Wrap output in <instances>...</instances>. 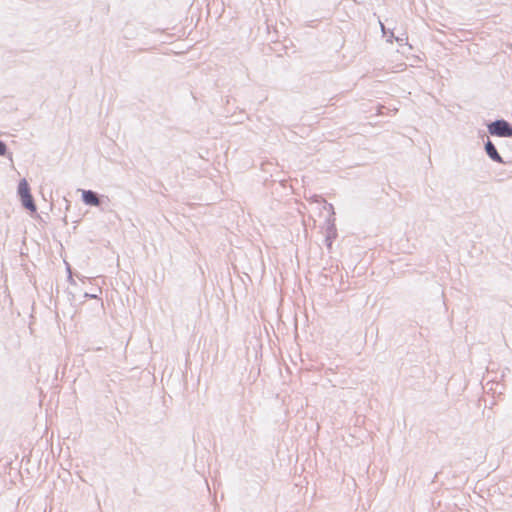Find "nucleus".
Wrapping results in <instances>:
<instances>
[{"instance_id":"nucleus-11","label":"nucleus","mask_w":512,"mask_h":512,"mask_svg":"<svg viewBox=\"0 0 512 512\" xmlns=\"http://www.w3.org/2000/svg\"><path fill=\"white\" fill-rule=\"evenodd\" d=\"M381 30H382L383 34L386 35V29L382 23H381Z\"/></svg>"},{"instance_id":"nucleus-1","label":"nucleus","mask_w":512,"mask_h":512,"mask_svg":"<svg viewBox=\"0 0 512 512\" xmlns=\"http://www.w3.org/2000/svg\"><path fill=\"white\" fill-rule=\"evenodd\" d=\"M486 126L489 134L492 136L512 137V124L503 118L490 121Z\"/></svg>"},{"instance_id":"nucleus-12","label":"nucleus","mask_w":512,"mask_h":512,"mask_svg":"<svg viewBox=\"0 0 512 512\" xmlns=\"http://www.w3.org/2000/svg\"><path fill=\"white\" fill-rule=\"evenodd\" d=\"M396 41L401 45V44H402V42H403V39H402V38L397 37V38H396Z\"/></svg>"},{"instance_id":"nucleus-7","label":"nucleus","mask_w":512,"mask_h":512,"mask_svg":"<svg viewBox=\"0 0 512 512\" xmlns=\"http://www.w3.org/2000/svg\"><path fill=\"white\" fill-rule=\"evenodd\" d=\"M6 155H9L11 158V153L8 152L7 144L3 140H0V156Z\"/></svg>"},{"instance_id":"nucleus-5","label":"nucleus","mask_w":512,"mask_h":512,"mask_svg":"<svg viewBox=\"0 0 512 512\" xmlns=\"http://www.w3.org/2000/svg\"><path fill=\"white\" fill-rule=\"evenodd\" d=\"M20 198V201H21V204L22 206L28 210L29 212L31 213H36L37 211V206L35 204V201H34V198L32 196L31 193L27 194V195H24L22 197H19Z\"/></svg>"},{"instance_id":"nucleus-4","label":"nucleus","mask_w":512,"mask_h":512,"mask_svg":"<svg viewBox=\"0 0 512 512\" xmlns=\"http://www.w3.org/2000/svg\"><path fill=\"white\" fill-rule=\"evenodd\" d=\"M336 237H337V229H336V225H335V218H329L327 220V229H326V237H325V244L329 250L332 248V243Z\"/></svg>"},{"instance_id":"nucleus-6","label":"nucleus","mask_w":512,"mask_h":512,"mask_svg":"<svg viewBox=\"0 0 512 512\" xmlns=\"http://www.w3.org/2000/svg\"><path fill=\"white\" fill-rule=\"evenodd\" d=\"M31 193L30 185L25 178L21 179L18 183L17 194L19 197Z\"/></svg>"},{"instance_id":"nucleus-2","label":"nucleus","mask_w":512,"mask_h":512,"mask_svg":"<svg viewBox=\"0 0 512 512\" xmlns=\"http://www.w3.org/2000/svg\"><path fill=\"white\" fill-rule=\"evenodd\" d=\"M81 199L85 205L100 207L103 203V195H99L93 190H81Z\"/></svg>"},{"instance_id":"nucleus-3","label":"nucleus","mask_w":512,"mask_h":512,"mask_svg":"<svg viewBox=\"0 0 512 512\" xmlns=\"http://www.w3.org/2000/svg\"><path fill=\"white\" fill-rule=\"evenodd\" d=\"M484 150H485L487 156L492 161H494L496 163H499V164H503L504 163V160L501 157V155L499 154L496 146L492 143V141L489 138H487V140L484 143Z\"/></svg>"},{"instance_id":"nucleus-9","label":"nucleus","mask_w":512,"mask_h":512,"mask_svg":"<svg viewBox=\"0 0 512 512\" xmlns=\"http://www.w3.org/2000/svg\"><path fill=\"white\" fill-rule=\"evenodd\" d=\"M68 281L71 283V284H76L75 280L72 278L71 275L68 276Z\"/></svg>"},{"instance_id":"nucleus-10","label":"nucleus","mask_w":512,"mask_h":512,"mask_svg":"<svg viewBox=\"0 0 512 512\" xmlns=\"http://www.w3.org/2000/svg\"><path fill=\"white\" fill-rule=\"evenodd\" d=\"M329 209L331 210L332 215H334V207L332 204H328Z\"/></svg>"},{"instance_id":"nucleus-8","label":"nucleus","mask_w":512,"mask_h":512,"mask_svg":"<svg viewBox=\"0 0 512 512\" xmlns=\"http://www.w3.org/2000/svg\"><path fill=\"white\" fill-rule=\"evenodd\" d=\"M85 297L86 298H90V299H94V298H97V295L96 294L85 293Z\"/></svg>"}]
</instances>
